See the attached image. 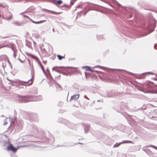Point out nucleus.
<instances>
[{"label":"nucleus","instance_id":"1","mask_svg":"<svg viewBox=\"0 0 157 157\" xmlns=\"http://www.w3.org/2000/svg\"><path fill=\"white\" fill-rule=\"evenodd\" d=\"M4 143L5 144H7L9 145L7 147V149L8 151H11L13 152H15L17 150V148L12 146V144H10L9 140L4 142Z\"/></svg>","mask_w":157,"mask_h":157},{"label":"nucleus","instance_id":"2","mask_svg":"<svg viewBox=\"0 0 157 157\" xmlns=\"http://www.w3.org/2000/svg\"><path fill=\"white\" fill-rule=\"evenodd\" d=\"M42 98L41 96H28V100L27 102L29 101H40L42 100Z\"/></svg>","mask_w":157,"mask_h":157},{"label":"nucleus","instance_id":"3","mask_svg":"<svg viewBox=\"0 0 157 157\" xmlns=\"http://www.w3.org/2000/svg\"><path fill=\"white\" fill-rule=\"evenodd\" d=\"M2 17L4 19L10 21L12 18V14L10 11H7L6 14H4V16L3 14Z\"/></svg>","mask_w":157,"mask_h":157},{"label":"nucleus","instance_id":"4","mask_svg":"<svg viewBox=\"0 0 157 157\" xmlns=\"http://www.w3.org/2000/svg\"><path fill=\"white\" fill-rule=\"evenodd\" d=\"M132 142L130 140H124L121 143H116L113 146V147H117L119 146L121 144L125 143H131Z\"/></svg>","mask_w":157,"mask_h":157},{"label":"nucleus","instance_id":"5","mask_svg":"<svg viewBox=\"0 0 157 157\" xmlns=\"http://www.w3.org/2000/svg\"><path fill=\"white\" fill-rule=\"evenodd\" d=\"M12 24L15 25L21 26L24 23L22 22H20L17 21H13L12 22Z\"/></svg>","mask_w":157,"mask_h":157},{"label":"nucleus","instance_id":"6","mask_svg":"<svg viewBox=\"0 0 157 157\" xmlns=\"http://www.w3.org/2000/svg\"><path fill=\"white\" fill-rule=\"evenodd\" d=\"M79 98V95L78 94L75 95L71 97V100L74 101L77 100Z\"/></svg>","mask_w":157,"mask_h":157},{"label":"nucleus","instance_id":"7","mask_svg":"<svg viewBox=\"0 0 157 157\" xmlns=\"http://www.w3.org/2000/svg\"><path fill=\"white\" fill-rule=\"evenodd\" d=\"M18 101H19V102H27V100H22V99L24 98H23V97L19 96L18 97Z\"/></svg>","mask_w":157,"mask_h":157},{"label":"nucleus","instance_id":"8","mask_svg":"<svg viewBox=\"0 0 157 157\" xmlns=\"http://www.w3.org/2000/svg\"><path fill=\"white\" fill-rule=\"evenodd\" d=\"M32 78L30 79L29 80L27 81H19L18 82L19 84L22 85H24V84H27L31 80Z\"/></svg>","mask_w":157,"mask_h":157},{"label":"nucleus","instance_id":"9","mask_svg":"<svg viewBox=\"0 0 157 157\" xmlns=\"http://www.w3.org/2000/svg\"><path fill=\"white\" fill-rule=\"evenodd\" d=\"M30 20L33 23H35V24H39L41 23H43V22L46 21V20H41V21H33V20H32L31 19Z\"/></svg>","mask_w":157,"mask_h":157},{"label":"nucleus","instance_id":"10","mask_svg":"<svg viewBox=\"0 0 157 157\" xmlns=\"http://www.w3.org/2000/svg\"><path fill=\"white\" fill-rule=\"evenodd\" d=\"M90 127V125L89 124L87 125L84 127V128L85 133H86L88 132Z\"/></svg>","mask_w":157,"mask_h":157},{"label":"nucleus","instance_id":"11","mask_svg":"<svg viewBox=\"0 0 157 157\" xmlns=\"http://www.w3.org/2000/svg\"><path fill=\"white\" fill-rule=\"evenodd\" d=\"M85 68H86V71H91V72H93V71L92 70L90 67L88 66H85Z\"/></svg>","mask_w":157,"mask_h":157},{"label":"nucleus","instance_id":"12","mask_svg":"<svg viewBox=\"0 0 157 157\" xmlns=\"http://www.w3.org/2000/svg\"><path fill=\"white\" fill-rule=\"evenodd\" d=\"M56 87L59 90H62V88L61 86L59 84H56Z\"/></svg>","mask_w":157,"mask_h":157},{"label":"nucleus","instance_id":"13","mask_svg":"<svg viewBox=\"0 0 157 157\" xmlns=\"http://www.w3.org/2000/svg\"><path fill=\"white\" fill-rule=\"evenodd\" d=\"M57 57L58 59L59 60H61L63 58H65L64 56H61L59 55H57Z\"/></svg>","mask_w":157,"mask_h":157},{"label":"nucleus","instance_id":"14","mask_svg":"<svg viewBox=\"0 0 157 157\" xmlns=\"http://www.w3.org/2000/svg\"><path fill=\"white\" fill-rule=\"evenodd\" d=\"M153 74H154V73L152 72H147L143 73L142 74V75H147Z\"/></svg>","mask_w":157,"mask_h":157},{"label":"nucleus","instance_id":"15","mask_svg":"<svg viewBox=\"0 0 157 157\" xmlns=\"http://www.w3.org/2000/svg\"><path fill=\"white\" fill-rule=\"evenodd\" d=\"M62 3V1L61 0H58L57 1V3L59 5H60V4H61Z\"/></svg>","mask_w":157,"mask_h":157},{"label":"nucleus","instance_id":"16","mask_svg":"<svg viewBox=\"0 0 157 157\" xmlns=\"http://www.w3.org/2000/svg\"><path fill=\"white\" fill-rule=\"evenodd\" d=\"M23 98H24L22 100H28V97H23Z\"/></svg>","mask_w":157,"mask_h":157},{"label":"nucleus","instance_id":"17","mask_svg":"<svg viewBox=\"0 0 157 157\" xmlns=\"http://www.w3.org/2000/svg\"><path fill=\"white\" fill-rule=\"evenodd\" d=\"M150 147H152L153 148H154V149L157 150V147L155 146H154L153 145H151L150 146Z\"/></svg>","mask_w":157,"mask_h":157},{"label":"nucleus","instance_id":"18","mask_svg":"<svg viewBox=\"0 0 157 157\" xmlns=\"http://www.w3.org/2000/svg\"><path fill=\"white\" fill-rule=\"evenodd\" d=\"M40 66L41 67V69H42V71H43V72L44 73L45 71H44V68H43V67L42 66V65L41 64H40Z\"/></svg>","mask_w":157,"mask_h":157},{"label":"nucleus","instance_id":"19","mask_svg":"<svg viewBox=\"0 0 157 157\" xmlns=\"http://www.w3.org/2000/svg\"><path fill=\"white\" fill-rule=\"evenodd\" d=\"M6 119L4 120V122L3 123V125H6L7 123V122L6 121Z\"/></svg>","mask_w":157,"mask_h":157},{"label":"nucleus","instance_id":"20","mask_svg":"<svg viewBox=\"0 0 157 157\" xmlns=\"http://www.w3.org/2000/svg\"><path fill=\"white\" fill-rule=\"evenodd\" d=\"M46 10L48 11H50V12H51L52 13H53L55 14V13H56L55 12H54L52 11H49V10Z\"/></svg>","mask_w":157,"mask_h":157},{"label":"nucleus","instance_id":"21","mask_svg":"<svg viewBox=\"0 0 157 157\" xmlns=\"http://www.w3.org/2000/svg\"><path fill=\"white\" fill-rule=\"evenodd\" d=\"M23 16L24 17H26L28 19H29L30 20V19H31L30 18H29L28 16H26L25 15H23Z\"/></svg>","mask_w":157,"mask_h":157},{"label":"nucleus","instance_id":"22","mask_svg":"<svg viewBox=\"0 0 157 157\" xmlns=\"http://www.w3.org/2000/svg\"><path fill=\"white\" fill-rule=\"evenodd\" d=\"M32 83H33V82L32 81L29 84L27 85H25V86H29L31 85H32Z\"/></svg>","mask_w":157,"mask_h":157},{"label":"nucleus","instance_id":"23","mask_svg":"<svg viewBox=\"0 0 157 157\" xmlns=\"http://www.w3.org/2000/svg\"><path fill=\"white\" fill-rule=\"evenodd\" d=\"M156 46H157V44H155V45H154V48H155V49H157L156 48Z\"/></svg>","mask_w":157,"mask_h":157},{"label":"nucleus","instance_id":"24","mask_svg":"<svg viewBox=\"0 0 157 157\" xmlns=\"http://www.w3.org/2000/svg\"><path fill=\"white\" fill-rule=\"evenodd\" d=\"M84 98H86V99H87L89 100V98H88V97H87L86 96H84Z\"/></svg>","mask_w":157,"mask_h":157},{"label":"nucleus","instance_id":"25","mask_svg":"<svg viewBox=\"0 0 157 157\" xmlns=\"http://www.w3.org/2000/svg\"><path fill=\"white\" fill-rule=\"evenodd\" d=\"M31 70L32 73L33 71V67H31Z\"/></svg>","mask_w":157,"mask_h":157},{"label":"nucleus","instance_id":"26","mask_svg":"<svg viewBox=\"0 0 157 157\" xmlns=\"http://www.w3.org/2000/svg\"><path fill=\"white\" fill-rule=\"evenodd\" d=\"M54 71H55L56 72H59V71L57 69H54Z\"/></svg>","mask_w":157,"mask_h":157},{"label":"nucleus","instance_id":"27","mask_svg":"<svg viewBox=\"0 0 157 157\" xmlns=\"http://www.w3.org/2000/svg\"><path fill=\"white\" fill-rule=\"evenodd\" d=\"M19 60L20 61V62H21V63L23 62V61H22L20 59H19Z\"/></svg>","mask_w":157,"mask_h":157},{"label":"nucleus","instance_id":"28","mask_svg":"<svg viewBox=\"0 0 157 157\" xmlns=\"http://www.w3.org/2000/svg\"><path fill=\"white\" fill-rule=\"evenodd\" d=\"M55 67H53V68H52V70H53H53H54V69H55Z\"/></svg>","mask_w":157,"mask_h":157},{"label":"nucleus","instance_id":"29","mask_svg":"<svg viewBox=\"0 0 157 157\" xmlns=\"http://www.w3.org/2000/svg\"><path fill=\"white\" fill-rule=\"evenodd\" d=\"M26 54L27 55H30V56H31V55L30 54H29V53H26Z\"/></svg>","mask_w":157,"mask_h":157},{"label":"nucleus","instance_id":"30","mask_svg":"<svg viewBox=\"0 0 157 157\" xmlns=\"http://www.w3.org/2000/svg\"><path fill=\"white\" fill-rule=\"evenodd\" d=\"M28 61H29V64L30 65V61H29V60H28Z\"/></svg>","mask_w":157,"mask_h":157},{"label":"nucleus","instance_id":"31","mask_svg":"<svg viewBox=\"0 0 157 157\" xmlns=\"http://www.w3.org/2000/svg\"><path fill=\"white\" fill-rule=\"evenodd\" d=\"M3 46H0V48H2L3 47Z\"/></svg>","mask_w":157,"mask_h":157},{"label":"nucleus","instance_id":"32","mask_svg":"<svg viewBox=\"0 0 157 157\" xmlns=\"http://www.w3.org/2000/svg\"><path fill=\"white\" fill-rule=\"evenodd\" d=\"M154 30V29L152 30L151 32H150V33L151 32H152Z\"/></svg>","mask_w":157,"mask_h":157},{"label":"nucleus","instance_id":"33","mask_svg":"<svg viewBox=\"0 0 157 157\" xmlns=\"http://www.w3.org/2000/svg\"><path fill=\"white\" fill-rule=\"evenodd\" d=\"M97 39H98V40H99V38L98 37V36L97 37Z\"/></svg>","mask_w":157,"mask_h":157},{"label":"nucleus","instance_id":"34","mask_svg":"<svg viewBox=\"0 0 157 157\" xmlns=\"http://www.w3.org/2000/svg\"><path fill=\"white\" fill-rule=\"evenodd\" d=\"M71 4L72 5L73 4V3H72V2H71Z\"/></svg>","mask_w":157,"mask_h":157},{"label":"nucleus","instance_id":"35","mask_svg":"<svg viewBox=\"0 0 157 157\" xmlns=\"http://www.w3.org/2000/svg\"><path fill=\"white\" fill-rule=\"evenodd\" d=\"M111 6H112V5L111 4H109Z\"/></svg>","mask_w":157,"mask_h":157},{"label":"nucleus","instance_id":"36","mask_svg":"<svg viewBox=\"0 0 157 157\" xmlns=\"http://www.w3.org/2000/svg\"><path fill=\"white\" fill-rule=\"evenodd\" d=\"M52 30L53 32H54V30L53 29Z\"/></svg>","mask_w":157,"mask_h":157},{"label":"nucleus","instance_id":"37","mask_svg":"<svg viewBox=\"0 0 157 157\" xmlns=\"http://www.w3.org/2000/svg\"><path fill=\"white\" fill-rule=\"evenodd\" d=\"M130 74H131L132 73L131 72H129V73Z\"/></svg>","mask_w":157,"mask_h":157},{"label":"nucleus","instance_id":"38","mask_svg":"<svg viewBox=\"0 0 157 157\" xmlns=\"http://www.w3.org/2000/svg\"><path fill=\"white\" fill-rule=\"evenodd\" d=\"M23 13H20V14H22Z\"/></svg>","mask_w":157,"mask_h":157},{"label":"nucleus","instance_id":"39","mask_svg":"<svg viewBox=\"0 0 157 157\" xmlns=\"http://www.w3.org/2000/svg\"><path fill=\"white\" fill-rule=\"evenodd\" d=\"M46 62V61H45V62L44 61V62H43V63H45V62Z\"/></svg>","mask_w":157,"mask_h":157},{"label":"nucleus","instance_id":"40","mask_svg":"<svg viewBox=\"0 0 157 157\" xmlns=\"http://www.w3.org/2000/svg\"><path fill=\"white\" fill-rule=\"evenodd\" d=\"M46 62V61H45V62L44 61V62H43V63H45V62Z\"/></svg>","mask_w":157,"mask_h":157},{"label":"nucleus","instance_id":"41","mask_svg":"<svg viewBox=\"0 0 157 157\" xmlns=\"http://www.w3.org/2000/svg\"><path fill=\"white\" fill-rule=\"evenodd\" d=\"M59 67V68H62V67Z\"/></svg>","mask_w":157,"mask_h":157},{"label":"nucleus","instance_id":"42","mask_svg":"<svg viewBox=\"0 0 157 157\" xmlns=\"http://www.w3.org/2000/svg\"><path fill=\"white\" fill-rule=\"evenodd\" d=\"M61 105H62V103L61 102Z\"/></svg>","mask_w":157,"mask_h":157},{"label":"nucleus","instance_id":"43","mask_svg":"<svg viewBox=\"0 0 157 157\" xmlns=\"http://www.w3.org/2000/svg\"><path fill=\"white\" fill-rule=\"evenodd\" d=\"M0 6H2L1 4H0Z\"/></svg>","mask_w":157,"mask_h":157}]
</instances>
